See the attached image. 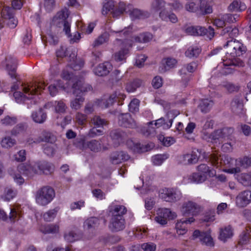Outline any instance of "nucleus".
Instances as JSON below:
<instances>
[{
    "label": "nucleus",
    "instance_id": "obj_1",
    "mask_svg": "<svg viewBox=\"0 0 251 251\" xmlns=\"http://www.w3.org/2000/svg\"><path fill=\"white\" fill-rule=\"evenodd\" d=\"M62 78L66 81L65 83L61 80L57 81V86L67 93L72 92L74 95L80 94L83 91H89L92 89L90 85H85L82 78L75 77L72 73L64 70L61 74Z\"/></svg>",
    "mask_w": 251,
    "mask_h": 251
},
{
    "label": "nucleus",
    "instance_id": "obj_2",
    "mask_svg": "<svg viewBox=\"0 0 251 251\" xmlns=\"http://www.w3.org/2000/svg\"><path fill=\"white\" fill-rule=\"evenodd\" d=\"M23 90L24 94L21 91H15L13 96L17 103H21L26 99H31L36 94H41V92L45 89L47 84L44 81H33L30 83H23Z\"/></svg>",
    "mask_w": 251,
    "mask_h": 251
},
{
    "label": "nucleus",
    "instance_id": "obj_3",
    "mask_svg": "<svg viewBox=\"0 0 251 251\" xmlns=\"http://www.w3.org/2000/svg\"><path fill=\"white\" fill-rule=\"evenodd\" d=\"M126 98V95L125 94L120 92H115L111 94L105 101L97 99L93 103H88L85 106L84 111L86 114H91L94 111L95 106L106 108L112 105L115 102H117L118 105H122L123 101Z\"/></svg>",
    "mask_w": 251,
    "mask_h": 251
},
{
    "label": "nucleus",
    "instance_id": "obj_4",
    "mask_svg": "<svg viewBox=\"0 0 251 251\" xmlns=\"http://www.w3.org/2000/svg\"><path fill=\"white\" fill-rule=\"evenodd\" d=\"M126 208L124 205H116L114 207L109 226L112 232L121 231L125 228V220L123 215L126 214Z\"/></svg>",
    "mask_w": 251,
    "mask_h": 251
},
{
    "label": "nucleus",
    "instance_id": "obj_5",
    "mask_svg": "<svg viewBox=\"0 0 251 251\" xmlns=\"http://www.w3.org/2000/svg\"><path fill=\"white\" fill-rule=\"evenodd\" d=\"M115 32L119 33L120 36L124 37V39H116L117 42L122 41V48L120 50L114 54V58L115 61L120 62L126 59V55L128 53L129 49L132 46L133 41L128 39L131 35V31L128 28Z\"/></svg>",
    "mask_w": 251,
    "mask_h": 251
},
{
    "label": "nucleus",
    "instance_id": "obj_6",
    "mask_svg": "<svg viewBox=\"0 0 251 251\" xmlns=\"http://www.w3.org/2000/svg\"><path fill=\"white\" fill-rule=\"evenodd\" d=\"M233 132V128L227 127L215 130L208 135V141L212 143L221 144L226 138L231 140V135Z\"/></svg>",
    "mask_w": 251,
    "mask_h": 251
},
{
    "label": "nucleus",
    "instance_id": "obj_7",
    "mask_svg": "<svg viewBox=\"0 0 251 251\" xmlns=\"http://www.w3.org/2000/svg\"><path fill=\"white\" fill-rule=\"evenodd\" d=\"M55 195L54 190L49 186H44L36 193L37 202L41 205H46L50 203Z\"/></svg>",
    "mask_w": 251,
    "mask_h": 251
},
{
    "label": "nucleus",
    "instance_id": "obj_8",
    "mask_svg": "<svg viewBox=\"0 0 251 251\" xmlns=\"http://www.w3.org/2000/svg\"><path fill=\"white\" fill-rule=\"evenodd\" d=\"M185 32L188 35L193 36L206 35L209 39H211L215 34L214 30L211 26L208 28L201 26H190L185 28Z\"/></svg>",
    "mask_w": 251,
    "mask_h": 251
},
{
    "label": "nucleus",
    "instance_id": "obj_9",
    "mask_svg": "<svg viewBox=\"0 0 251 251\" xmlns=\"http://www.w3.org/2000/svg\"><path fill=\"white\" fill-rule=\"evenodd\" d=\"M160 198L169 202H175L179 200L181 197V193L174 188H164L160 190Z\"/></svg>",
    "mask_w": 251,
    "mask_h": 251
},
{
    "label": "nucleus",
    "instance_id": "obj_10",
    "mask_svg": "<svg viewBox=\"0 0 251 251\" xmlns=\"http://www.w3.org/2000/svg\"><path fill=\"white\" fill-rule=\"evenodd\" d=\"M226 59L223 60V65L222 74L225 75L232 74L234 73L235 68V51L231 52L230 53L227 52L226 55Z\"/></svg>",
    "mask_w": 251,
    "mask_h": 251
},
{
    "label": "nucleus",
    "instance_id": "obj_11",
    "mask_svg": "<svg viewBox=\"0 0 251 251\" xmlns=\"http://www.w3.org/2000/svg\"><path fill=\"white\" fill-rule=\"evenodd\" d=\"M201 211V207L197 203L192 201L184 202L181 208V212L185 217L194 216L198 215Z\"/></svg>",
    "mask_w": 251,
    "mask_h": 251
},
{
    "label": "nucleus",
    "instance_id": "obj_12",
    "mask_svg": "<svg viewBox=\"0 0 251 251\" xmlns=\"http://www.w3.org/2000/svg\"><path fill=\"white\" fill-rule=\"evenodd\" d=\"M119 126L126 128H136L137 124L128 113L121 114L119 116Z\"/></svg>",
    "mask_w": 251,
    "mask_h": 251
},
{
    "label": "nucleus",
    "instance_id": "obj_13",
    "mask_svg": "<svg viewBox=\"0 0 251 251\" xmlns=\"http://www.w3.org/2000/svg\"><path fill=\"white\" fill-rule=\"evenodd\" d=\"M174 214L169 208H162L157 212V215L155 218V221L161 225L167 224V219L173 218Z\"/></svg>",
    "mask_w": 251,
    "mask_h": 251
},
{
    "label": "nucleus",
    "instance_id": "obj_14",
    "mask_svg": "<svg viewBox=\"0 0 251 251\" xmlns=\"http://www.w3.org/2000/svg\"><path fill=\"white\" fill-rule=\"evenodd\" d=\"M195 219L193 217H189L185 219H181L176 224V233L180 235L185 234L187 231V225L190 224L195 221Z\"/></svg>",
    "mask_w": 251,
    "mask_h": 251
},
{
    "label": "nucleus",
    "instance_id": "obj_15",
    "mask_svg": "<svg viewBox=\"0 0 251 251\" xmlns=\"http://www.w3.org/2000/svg\"><path fill=\"white\" fill-rule=\"evenodd\" d=\"M6 61L7 62L6 69L8 72V75L11 78L16 79L17 59L11 56H9L6 58Z\"/></svg>",
    "mask_w": 251,
    "mask_h": 251
},
{
    "label": "nucleus",
    "instance_id": "obj_16",
    "mask_svg": "<svg viewBox=\"0 0 251 251\" xmlns=\"http://www.w3.org/2000/svg\"><path fill=\"white\" fill-rule=\"evenodd\" d=\"M69 17L68 11L65 10H62L58 11L56 14L53 16L51 21L50 24L52 25H55L60 27L65 20Z\"/></svg>",
    "mask_w": 251,
    "mask_h": 251
},
{
    "label": "nucleus",
    "instance_id": "obj_17",
    "mask_svg": "<svg viewBox=\"0 0 251 251\" xmlns=\"http://www.w3.org/2000/svg\"><path fill=\"white\" fill-rule=\"evenodd\" d=\"M130 157L128 154L123 151L113 152L110 157V160L113 164H118L128 160Z\"/></svg>",
    "mask_w": 251,
    "mask_h": 251
},
{
    "label": "nucleus",
    "instance_id": "obj_18",
    "mask_svg": "<svg viewBox=\"0 0 251 251\" xmlns=\"http://www.w3.org/2000/svg\"><path fill=\"white\" fill-rule=\"evenodd\" d=\"M70 60L68 67L74 71L80 70L84 65V61L82 59H77L76 56L74 53H72L70 56Z\"/></svg>",
    "mask_w": 251,
    "mask_h": 251
},
{
    "label": "nucleus",
    "instance_id": "obj_19",
    "mask_svg": "<svg viewBox=\"0 0 251 251\" xmlns=\"http://www.w3.org/2000/svg\"><path fill=\"white\" fill-rule=\"evenodd\" d=\"M236 199V203L239 206H246L251 201V192L244 191L239 194Z\"/></svg>",
    "mask_w": 251,
    "mask_h": 251
},
{
    "label": "nucleus",
    "instance_id": "obj_20",
    "mask_svg": "<svg viewBox=\"0 0 251 251\" xmlns=\"http://www.w3.org/2000/svg\"><path fill=\"white\" fill-rule=\"evenodd\" d=\"M112 69V65L109 62L100 64L94 69V73L98 76L106 75Z\"/></svg>",
    "mask_w": 251,
    "mask_h": 251
},
{
    "label": "nucleus",
    "instance_id": "obj_21",
    "mask_svg": "<svg viewBox=\"0 0 251 251\" xmlns=\"http://www.w3.org/2000/svg\"><path fill=\"white\" fill-rule=\"evenodd\" d=\"M126 136V133L120 129H115L110 133V136L116 146L124 142Z\"/></svg>",
    "mask_w": 251,
    "mask_h": 251
},
{
    "label": "nucleus",
    "instance_id": "obj_22",
    "mask_svg": "<svg viewBox=\"0 0 251 251\" xmlns=\"http://www.w3.org/2000/svg\"><path fill=\"white\" fill-rule=\"evenodd\" d=\"M132 8V4H128L126 5L124 2H120L117 7L114 8L112 11L113 17L118 18L119 16L124 14V12L128 13Z\"/></svg>",
    "mask_w": 251,
    "mask_h": 251
},
{
    "label": "nucleus",
    "instance_id": "obj_23",
    "mask_svg": "<svg viewBox=\"0 0 251 251\" xmlns=\"http://www.w3.org/2000/svg\"><path fill=\"white\" fill-rule=\"evenodd\" d=\"M143 84V81L139 78H135L126 82L125 89L129 93L134 92Z\"/></svg>",
    "mask_w": 251,
    "mask_h": 251
},
{
    "label": "nucleus",
    "instance_id": "obj_24",
    "mask_svg": "<svg viewBox=\"0 0 251 251\" xmlns=\"http://www.w3.org/2000/svg\"><path fill=\"white\" fill-rule=\"evenodd\" d=\"M213 4L212 0H201L200 9L201 14L206 15L211 13L213 11Z\"/></svg>",
    "mask_w": 251,
    "mask_h": 251
},
{
    "label": "nucleus",
    "instance_id": "obj_25",
    "mask_svg": "<svg viewBox=\"0 0 251 251\" xmlns=\"http://www.w3.org/2000/svg\"><path fill=\"white\" fill-rule=\"evenodd\" d=\"M127 13H129L132 20L144 19L149 17L150 16V13L148 12L141 11L137 8H133L132 5L130 11Z\"/></svg>",
    "mask_w": 251,
    "mask_h": 251
},
{
    "label": "nucleus",
    "instance_id": "obj_26",
    "mask_svg": "<svg viewBox=\"0 0 251 251\" xmlns=\"http://www.w3.org/2000/svg\"><path fill=\"white\" fill-rule=\"evenodd\" d=\"M38 140H36V142H45L46 143L53 144L56 141V137L51 132L44 130L41 133V136L39 137Z\"/></svg>",
    "mask_w": 251,
    "mask_h": 251
},
{
    "label": "nucleus",
    "instance_id": "obj_27",
    "mask_svg": "<svg viewBox=\"0 0 251 251\" xmlns=\"http://www.w3.org/2000/svg\"><path fill=\"white\" fill-rule=\"evenodd\" d=\"M198 151H193L191 153H187L183 155V158L184 164H193L196 163L199 157Z\"/></svg>",
    "mask_w": 251,
    "mask_h": 251
},
{
    "label": "nucleus",
    "instance_id": "obj_28",
    "mask_svg": "<svg viewBox=\"0 0 251 251\" xmlns=\"http://www.w3.org/2000/svg\"><path fill=\"white\" fill-rule=\"evenodd\" d=\"M31 117L34 122L42 124L46 120L47 114L41 108L38 111L33 112L32 113Z\"/></svg>",
    "mask_w": 251,
    "mask_h": 251
},
{
    "label": "nucleus",
    "instance_id": "obj_29",
    "mask_svg": "<svg viewBox=\"0 0 251 251\" xmlns=\"http://www.w3.org/2000/svg\"><path fill=\"white\" fill-rule=\"evenodd\" d=\"M27 127L28 126L26 123H19L12 129L10 132L11 134L14 136L23 134L26 131Z\"/></svg>",
    "mask_w": 251,
    "mask_h": 251
},
{
    "label": "nucleus",
    "instance_id": "obj_30",
    "mask_svg": "<svg viewBox=\"0 0 251 251\" xmlns=\"http://www.w3.org/2000/svg\"><path fill=\"white\" fill-rule=\"evenodd\" d=\"M213 104L212 100L208 99H202L200 102L199 108L201 112L206 113L210 111Z\"/></svg>",
    "mask_w": 251,
    "mask_h": 251
},
{
    "label": "nucleus",
    "instance_id": "obj_31",
    "mask_svg": "<svg viewBox=\"0 0 251 251\" xmlns=\"http://www.w3.org/2000/svg\"><path fill=\"white\" fill-rule=\"evenodd\" d=\"M86 91H83L80 94L75 95L78 98L75 99L71 102V107L72 109L75 110H78L81 107L84 101V98L83 97L84 93Z\"/></svg>",
    "mask_w": 251,
    "mask_h": 251
},
{
    "label": "nucleus",
    "instance_id": "obj_32",
    "mask_svg": "<svg viewBox=\"0 0 251 251\" xmlns=\"http://www.w3.org/2000/svg\"><path fill=\"white\" fill-rule=\"evenodd\" d=\"M153 38L151 33L146 32L139 34L138 35L134 37V39L136 42L140 43H146L151 41Z\"/></svg>",
    "mask_w": 251,
    "mask_h": 251
},
{
    "label": "nucleus",
    "instance_id": "obj_33",
    "mask_svg": "<svg viewBox=\"0 0 251 251\" xmlns=\"http://www.w3.org/2000/svg\"><path fill=\"white\" fill-rule=\"evenodd\" d=\"M159 17L163 21H167L169 20L173 23H176L177 22L176 16L173 13H169L166 10H162L159 12Z\"/></svg>",
    "mask_w": 251,
    "mask_h": 251
},
{
    "label": "nucleus",
    "instance_id": "obj_34",
    "mask_svg": "<svg viewBox=\"0 0 251 251\" xmlns=\"http://www.w3.org/2000/svg\"><path fill=\"white\" fill-rule=\"evenodd\" d=\"M238 181L245 186H251V172L249 173H243L238 175Z\"/></svg>",
    "mask_w": 251,
    "mask_h": 251
},
{
    "label": "nucleus",
    "instance_id": "obj_35",
    "mask_svg": "<svg viewBox=\"0 0 251 251\" xmlns=\"http://www.w3.org/2000/svg\"><path fill=\"white\" fill-rule=\"evenodd\" d=\"M206 175L201 174V173H194L189 176V179L191 182L196 183H201L204 182L206 179Z\"/></svg>",
    "mask_w": 251,
    "mask_h": 251
},
{
    "label": "nucleus",
    "instance_id": "obj_36",
    "mask_svg": "<svg viewBox=\"0 0 251 251\" xmlns=\"http://www.w3.org/2000/svg\"><path fill=\"white\" fill-rule=\"evenodd\" d=\"M40 230L44 234L56 233L59 231V226L53 224L44 225L40 227Z\"/></svg>",
    "mask_w": 251,
    "mask_h": 251
},
{
    "label": "nucleus",
    "instance_id": "obj_37",
    "mask_svg": "<svg viewBox=\"0 0 251 251\" xmlns=\"http://www.w3.org/2000/svg\"><path fill=\"white\" fill-rule=\"evenodd\" d=\"M198 170L201 174H204L211 176L215 174V171L210 168L205 164H201L198 166Z\"/></svg>",
    "mask_w": 251,
    "mask_h": 251
},
{
    "label": "nucleus",
    "instance_id": "obj_38",
    "mask_svg": "<svg viewBox=\"0 0 251 251\" xmlns=\"http://www.w3.org/2000/svg\"><path fill=\"white\" fill-rule=\"evenodd\" d=\"M38 167L39 169L45 175L50 174L54 170L53 165L46 161L41 163Z\"/></svg>",
    "mask_w": 251,
    "mask_h": 251
},
{
    "label": "nucleus",
    "instance_id": "obj_39",
    "mask_svg": "<svg viewBox=\"0 0 251 251\" xmlns=\"http://www.w3.org/2000/svg\"><path fill=\"white\" fill-rule=\"evenodd\" d=\"M201 52V49L197 46H191L185 51L186 56L189 58L197 57Z\"/></svg>",
    "mask_w": 251,
    "mask_h": 251
},
{
    "label": "nucleus",
    "instance_id": "obj_40",
    "mask_svg": "<svg viewBox=\"0 0 251 251\" xmlns=\"http://www.w3.org/2000/svg\"><path fill=\"white\" fill-rule=\"evenodd\" d=\"M233 235L232 231L230 226L225 227L224 229H221L219 239L221 241L225 242L227 238H230Z\"/></svg>",
    "mask_w": 251,
    "mask_h": 251
},
{
    "label": "nucleus",
    "instance_id": "obj_41",
    "mask_svg": "<svg viewBox=\"0 0 251 251\" xmlns=\"http://www.w3.org/2000/svg\"><path fill=\"white\" fill-rule=\"evenodd\" d=\"M166 2L163 0H155L152 2L151 4V10L154 12H160L163 10H166L164 8Z\"/></svg>",
    "mask_w": 251,
    "mask_h": 251
},
{
    "label": "nucleus",
    "instance_id": "obj_42",
    "mask_svg": "<svg viewBox=\"0 0 251 251\" xmlns=\"http://www.w3.org/2000/svg\"><path fill=\"white\" fill-rule=\"evenodd\" d=\"M201 241L202 244L207 246L212 247L214 246L213 238L211 237L210 235L207 232H203L202 237L201 238Z\"/></svg>",
    "mask_w": 251,
    "mask_h": 251
},
{
    "label": "nucleus",
    "instance_id": "obj_43",
    "mask_svg": "<svg viewBox=\"0 0 251 251\" xmlns=\"http://www.w3.org/2000/svg\"><path fill=\"white\" fill-rule=\"evenodd\" d=\"M162 63L164 66L165 70H168L176 66L177 60L172 57H167L163 59Z\"/></svg>",
    "mask_w": 251,
    "mask_h": 251
},
{
    "label": "nucleus",
    "instance_id": "obj_44",
    "mask_svg": "<svg viewBox=\"0 0 251 251\" xmlns=\"http://www.w3.org/2000/svg\"><path fill=\"white\" fill-rule=\"evenodd\" d=\"M109 39V34L108 33L105 32L100 35L94 41V46H99L102 44L107 42Z\"/></svg>",
    "mask_w": 251,
    "mask_h": 251
},
{
    "label": "nucleus",
    "instance_id": "obj_45",
    "mask_svg": "<svg viewBox=\"0 0 251 251\" xmlns=\"http://www.w3.org/2000/svg\"><path fill=\"white\" fill-rule=\"evenodd\" d=\"M238 165L241 167L246 169L251 166V156H244L239 158Z\"/></svg>",
    "mask_w": 251,
    "mask_h": 251
},
{
    "label": "nucleus",
    "instance_id": "obj_46",
    "mask_svg": "<svg viewBox=\"0 0 251 251\" xmlns=\"http://www.w3.org/2000/svg\"><path fill=\"white\" fill-rule=\"evenodd\" d=\"M132 149L134 151L139 153L144 152L150 150L151 147L149 144L143 145L139 143H133Z\"/></svg>",
    "mask_w": 251,
    "mask_h": 251
},
{
    "label": "nucleus",
    "instance_id": "obj_47",
    "mask_svg": "<svg viewBox=\"0 0 251 251\" xmlns=\"http://www.w3.org/2000/svg\"><path fill=\"white\" fill-rule=\"evenodd\" d=\"M16 140L11 137L6 136L1 141V145L3 148L8 149L13 147L16 144Z\"/></svg>",
    "mask_w": 251,
    "mask_h": 251
},
{
    "label": "nucleus",
    "instance_id": "obj_48",
    "mask_svg": "<svg viewBox=\"0 0 251 251\" xmlns=\"http://www.w3.org/2000/svg\"><path fill=\"white\" fill-rule=\"evenodd\" d=\"M1 14L4 19H11L14 17V11L13 8L6 6L2 9Z\"/></svg>",
    "mask_w": 251,
    "mask_h": 251
},
{
    "label": "nucleus",
    "instance_id": "obj_49",
    "mask_svg": "<svg viewBox=\"0 0 251 251\" xmlns=\"http://www.w3.org/2000/svg\"><path fill=\"white\" fill-rule=\"evenodd\" d=\"M87 146L88 148L94 152H98L101 150L100 143L96 140H92L88 142Z\"/></svg>",
    "mask_w": 251,
    "mask_h": 251
},
{
    "label": "nucleus",
    "instance_id": "obj_50",
    "mask_svg": "<svg viewBox=\"0 0 251 251\" xmlns=\"http://www.w3.org/2000/svg\"><path fill=\"white\" fill-rule=\"evenodd\" d=\"M99 219L95 217H92L88 218L84 222V226H87L88 228L95 227L99 225Z\"/></svg>",
    "mask_w": 251,
    "mask_h": 251
},
{
    "label": "nucleus",
    "instance_id": "obj_51",
    "mask_svg": "<svg viewBox=\"0 0 251 251\" xmlns=\"http://www.w3.org/2000/svg\"><path fill=\"white\" fill-rule=\"evenodd\" d=\"M1 122L5 126H12L17 123V118L15 116L10 117L7 115L1 120Z\"/></svg>",
    "mask_w": 251,
    "mask_h": 251
},
{
    "label": "nucleus",
    "instance_id": "obj_52",
    "mask_svg": "<svg viewBox=\"0 0 251 251\" xmlns=\"http://www.w3.org/2000/svg\"><path fill=\"white\" fill-rule=\"evenodd\" d=\"M167 158L166 154H156L152 157V161L154 165H161Z\"/></svg>",
    "mask_w": 251,
    "mask_h": 251
},
{
    "label": "nucleus",
    "instance_id": "obj_53",
    "mask_svg": "<svg viewBox=\"0 0 251 251\" xmlns=\"http://www.w3.org/2000/svg\"><path fill=\"white\" fill-rule=\"evenodd\" d=\"M75 121L79 125L84 126L87 123V116L80 112H77L75 115Z\"/></svg>",
    "mask_w": 251,
    "mask_h": 251
},
{
    "label": "nucleus",
    "instance_id": "obj_54",
    "mask_svg": "<svg viewBox=\"0 0 251 251\" xmlns=\"http://www.w3.org/2000/svg\"><path fill=\"white\" fill-rule=\"evenodd\" d=\"M57 211L55 209L49 210L43 215V218L47 222L52 221L56 217Z\"/></svg>",
    "mask_w": 251,
    "mask_h": 251
},
{
    "label": "nucleus",
    "instance_id": "obj_55",
    "mask_svg": "<svg viewBox=\"0 0 251 251\" xmlns=\"http://www.w3.org/2000/svg\"><path fill=\"white\" fill-rule=\"evenodd\" d=\"M158 139L162 144L166 147H169L175 143L174 138L172 137H164L163 135L159 136Z\"/></svg>",
    "mask_w": 251,
    "mask_h": 251
},
{
    "label": "nucleus",
    "instance_id": "obj_56",
    "mask_svg": "<svg viewBox=\"0 0 251 251\" xmlns=\"http://www.w3.org/2000/svg\"><path fill=\"white\" fill-rule=\"evenodd\" d=\"M139 100L137 99H134L129 104V111L132 113H135L139 110Z\"/></svg>",
    "mask_w": 251,
    "mask_h": 251
},
{
    "label": "nucleus",
    "instance_id": "obj_57",
    "mask_svg": "<svg viewBox=\"0 0 251 251\" xmlns=\"http://www.w3.org/2000/svg\"><path fill=\"white\" fill-rule=\"evenodd\" d=\"M114 8V2L112 0H110L105 3L103 6L102 14L104 15L107 14L109 11L113 10Z\"/></svg>",
    "mask_w": 251,
    "mask_h": 251
},
{
    "label": "nucleus",
    "instance_id": "obj_58",
    "mask_svg": "<svg viewBox=\"0 0 251 251\" xmlns=\"http://www.w3.org/2000/svg\"><path fill=\"white\" fill-rule=\"evenodd\" d=\"M92 123L95 126L102 128L103 125L105 124V120L99 116H95L92 119Z\"/></svg>",
    "mask_w": 251,
    "mask_h": 251
},
{
    "label": "nucleus",
    "instance_id": "obj_59",
    "mask_svg": "<svg viewBox=\"0 0 251 251\" xmlns=\"http://www.w3.org/2000/svg\"><path fill=\"white\" fill-rule=\"evenodd\" d=\"M64 236L65 240L68 242H74L78 239V235L73 231L65 233Z\"/></svg>",
    "mask_w": 251,
    "mask_h": 251
},
{
    "label": "nucleus",
    "instance_id": "obj_60",
    "mask_svg": "<svg viewBox=\"0 0 251 251\" xmlns=\"http://www.w3.org/2000/svg\"><path fill=\"white\" fill-rule=\"evenodd\" d=\"M68 54V50L66 46H60L56 50V55L58 58H64Z\"/></svg>",
    "mask_w": 251,
    "mask_h": 251
},
{
    "label": "nucleus",
    "instance_id": "obj_61",
    "mask_svg": "<svg viewBox=\"0 0 251 251\" xmlns=\"http://www.w3.org/2000/svg\"><path fill=\"white\" fill-rule=\"evenodd\" d=\"M141 249L144 251H155L156 246L152 242L145 243L141 245Z\"/></svg>",
    "mask_w": 251,
    "mask_h": 251
},
{
    "label": "nucleus",
    "instance_id": "obj_62",
    "mask_svg": "<svg viewBox=\"0 0 251 251\" xmlns=\"http://www.w3.org/2000/svg\"><path fill=\"white\" fill-rule=\"evenodd\" d=\"M98 127L95 126L90 129L88 135L91 137H94L96 136H100L103 134V130L102 129H98Z\"/></svg>",
    "mask_w": 251,
    "mask_h": 251
},
{
    "label": "nucleus",
    "instance_id": "obj_63",
    "mask_svg": "<svg viewBox=\"0 0 251 251\" xmlns=\"http://www.w3.org/2000/svg\"><path fill=\"white\" fill-rule=\"evenodd\" d=\"M236 56L242 55L245 53L247 51V48L242 43L239 41H236Z\"/></svg>",
    "mask_w": 251,
    "mask_h": 251
},
{
    "label": "nucleus",
    "instance_id": "obj_64",
    "mask_svg": "<svg viewBox=\"0 0 251 251\" xmlns=\"http://www.w3.org/2000/svg\"><path fill=\"white\" fill-rule=\"evenodd\" d=\"M74 145L76 148L82 150L85 147V140L83 137L77 138L74 140Z\"/></svg>",
    "mask_w": 251,
    "mask_h": 251
}]
</instances>
